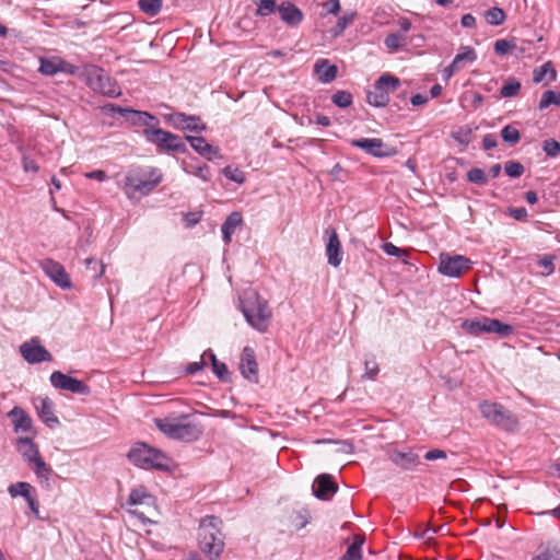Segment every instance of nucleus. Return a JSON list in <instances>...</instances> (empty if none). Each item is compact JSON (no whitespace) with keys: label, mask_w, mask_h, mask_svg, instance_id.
I'll use <instances>...</instances> for the list:
<instances>
[{"label":"nucleus","mask_w":560,"mask_h":560,"mask_svg":"<svg viewBox=\"0 0 560 560\" xmlns=\"http://www.w3.org/2000/svg\"><path fill=\"white\" fill-rule=\"evenodd\" d=\"M127 458L133 466L141 469L170 471L173 467L170 456L145 442L133 443L127 453Z\"/></svg>","instance_id":"obj_1"},{"label":"nucleus","mask_w":560,"mask_h":560,"mask_svg":"<svg viewBox=\"0 0 560 560\" xmlns=\"http://www.w3.org/2000/svg\"><path fill=\"white\" fill-rule=\"evenodd\" d=\"M240 308L253 328L259 332L267 331L272 312L268 302L255 290H247L243 293L240 298Z\"/></svg>","instance_id":"obj_2"},{"label":"nucleus","mask_w":560,"mask_h":560,"mask_svg":"<svg viewBox=\"0 0 560 560\" xmlns=\"http://www.w3.org/2000/svg\"><path fill=\"white\" fill-rule=\"evenodd\" d=\"M221 525L222 521L214 515L201 518L199 524V548L210 560L218 559L224 549Z\"/></svg>","instance_id":"obj_3"},{"label":"nucleus","mask_w":560,"mask_h":560,"mask_svg":"<svg viewBox=\"0 0 560 560\" xmlns=\"http://www.w3.org/2000/svg\"><path fill=\"white\" fill-rule=\"evenodd\" d=\"M162 180L161 173L155 170H131L124 179L122 190L129 199L149 195Z\"/></svg>","instance_id":"obj_4"},{"label":"nucleus","mask_w":560,"mask_h":560,"mask_svg":"<svg viewBox=\"0 0 560 560\" xmlns=\"http://www.w3.org/2000/svg\"><path fill=\"white\" fill-rule=\"evenodd\" d=\"M188 415H182L179 418L155 419V425L166 436L185 442H192L199 439L201 430L196 423L185 422Z\"/></svg>","instance_id":"obj_5"},{"label":"nucleus","mask_w":560,"mask_h":560,"mask_svg":"<svg viewBox=\"0 0 560 560\" xmlns=\"http://www.w3.org/2000/svg\"><path fill=\"white\" fill-rule=\"evenodd\" d=\"M85 83L95 92L108 97H118L121 94L117 82L101 67L88 66L84 69Z\"/></svg>","instance_id":"obj_6"},{"label":"nucleus","mask_w":560,"mask_h":560,"mask_svg":"<svg viewBox=\"0 0 560 560\" xmlns=\"http://www.w3.org/2000/svg\"><path fill=\"white\" fill-rule=\"evenodd\" d=\"M479 410L483 418L502 430L514 431L518 424L517 418L500 404L483 401Z\"/></svg>","instance_id":"obj_7"},{"label":"nucleus","mask_w":560,"mask_h":560,"mask_svg":"<svg viewBox=\"0 0 560 560\" xmlns=\"http://www.w3.org/2000/svg\"><path fill=\"white\" fill-rule=\"evenodd\" d=\"M400 86V80L389 73L382 74L366 93V101L375 107H384L389 102V93Z\"/></svg>","instance_id":"obj_8"},{"label":"nucleus","mask_w":560,"mask_h":560,"mask_svg":"<svg viewBox=\"0 0 560 560\" xmlns=\"http://www.w3.org/2000/svg\"><path fill=\"white\" fill-rule=\"evenodd\" d=\"M145 140L155 144L160 150L167 152L186 153L187 145L179 136L161 128H145L143 130Z\"/></svg>","instance_id":"obj_9"},{"label":"nucleus","mask_w":560,"mask_h":560,"mask_svg":"<svg viewBox=\"0 0 560 560\" xmlns=\"http://www.w3.org/2000/svg\"><path fill=\"white\" fill-rule=\"evenodd\" d=\"M16 448L22 457L30 464L39 479H47L49 468L42 459L36 444L31 436H20L16 440Z\"/></svg>","instance_id":"obj_10"},{"label":"nucleus","mask_w":560,"mask_h":560,"mask_svg":"<svg viewBox=\"0 0 560 560\" xmlns=\"http://www.w3.org/2000/svg\"><path fill=\"white\" fill-rule=\"evenodd\" d=\"M471 260L463 255L450 256L442 254L440 257L439 271L451 278H458L464 271L471 268Z\"/></svg>","instance_id":"obj_11"},{"label":"nucleus","mask_w":560,"mask_h":560,"mask_svg":"<svg viewBox=\"0 0 560 560\" xmlns=\"http://www.w3.org/2000/svg\"><path fill=\"white\" fill-rule=\"evenodd\" d=\"M50 384L60 390H67L78 395H89L90 387L79 378L67 375L60 371H54L49 377Z\"/></svg>","instance_id":"obj_12"},{"label":"nucleus","mask_w":560,"mask_h":560,"mask_svg":"<svg viewBox=\"0 0 560 560\" xmlns=\"http://www.w3.org/2000/svg\"><path fill=\"white\" fill-rule=\"evenodd\" d=\"M350 144L374 158H389L397 153L395 148L386 145L381 138L353 139L350 141Z\"/></svg>","instance_id":"obj_13"},{"label":"nucleus","mask_w":560,"mask_h":560,"mask_svg":"<svg viewBox=\"0 0 560 560\" xmlns=\"http://www.w3.org/2000/svg\"><path fill=\"white\" fill-rule=\"evenodd\" d=\"M20 353L23 359L30 364H37L42 362L52 361L51 353L40 345L38 338H32L20 346Z\"/></svg>","instance_id":"obj_14"},{"label":"nucleus","mask_w":560,"mask_h":560,"mask_svg":"<svg viewBox=\"0 0 560 560\" xmlns=\"http://www.w3.org/2000/svg\"><path fill=\"white\" fill-rule=\"evenodd\" d=\"M109 108L112 112L118 113L122 118H125L133 126L156 128L159 125V119L148 112L136 110L129 107H120L117 105H110Z\"/></svg>","instance_id":"obj_15"},{"label":"nucleus","mask_w":560,"mask_h":560,"mask_svg":"<svg viewBox=\"0 0 560 560\" xmlns=\"http://www.w3.org/2000/svg\"><path fill=\"white\" fill-rule=\"evenodd\" d=\"M165 120L175 129L189 130L192 132H202L207 126L199 116L187 115L185 113H172L164 116Z\"/></svg>","instance_id":"obj_16"},{"label":"nucleus","mask_w":560,"mask_h":560,"mask_svg":"<svg viewBox=\"0 0 560 560\" xmlns=\"http://www.w3.org/2000/svg\"><path fill=\"white\" fill-rule=\"evenodd\" d=\"M153 504L154 498L150 492H130L126 502L121 503V506L145 523L149 520L144 516V511L139 510L138 506L151 508Z\"/></svg>","instance_id":"obj_17"},{"label":"nucleus","mask_w":560,"mask_h":560,"mask_svg":"<svg viewBox=\"0 0 560 560\" xmlns=\"http://www.w3.org/2000/svg\"><path fill=\"white\" fill-rule=\"evenodd\" d=\"M40 267L47 277H49L61 289L66 290L72 287L70 277L61 264L50 258H46L40 261Z\"/></svg>","instance_id":"obj_18"},{"label":"nucleus","mask_w":560,"mask_h":560,"mask_svg":"<svg viewBox=\"0 0 560 560\" xmlns=\"http://www.w3.org/2000/svg\"><path fill=\"white\" fill-rule=\"evenodd\" d=\"M241 374L250 382L258 380V365L256 362L255 351L250 347H245L241 354L240 362Z\"/></svg>","instance_id":"obj_19"},{"label":"nucleus","mask_w":560,"mask_h":560,"mask_svg":"<svg viewBox=\"0 0 560 560\" xmlns=\"http://www.w3.org/2000/svg\"><path fill=\"white\" fill-rule=\"evenodd\" d=\"M39 72L44 75H55L58 72L75 73V67L60 58H40Z\"/></svg>","instance_id":"obj_20"},{"label":"nucleus","mask_w":560,"mask_h":560,"mask_svg":"<svg viewBox=\"0 0 560 560\" xmlns=\"http://www.w3.org/2000/svg\"><path fill=\"white\" fill-rule=\"evenodd\" d=\"M327 233H329L326 243L327 261L332 267H339L342 261L341 243L335 229L327 231Z\"/></svg>","instance_id":"obj_21"},{"label":"nucleus","mask_w":560,"mask_h":560,"mask_svg":"<svg viewBox=\"0 0 560 560\" xmlns=\"http://www.w3.org/2000/svg\"><path fill=\"white\" fill-rule=\"evenodd\" d=\"M35 408L40 420L50 428L59 424L58 418L54 413V404L48 397H37Z\"/></svg>","instance_id":"obj_22"},{"label":"nucleus","mask_w":560,"mask_h":560,"mask_svg":"<svg viewBox=\"0 0 560 560\" xmlns=\"http://www.w3.org/2000/svg\"><path fill=\"white\" fill-rule=\"evenodd\" d=\"M278 13L281 21L289 26H298L304 18L303 12L290 1H283L281 4H279Z\"/></svg>","instance_id":"obj_23"},{"label":"nucleus","mask_w":560,"mask_h":560,"mask_svg":"<svg viewBox=\"0 0 560 560\" xmlns=\"http://www.w3.org/2000/svg\"><path fill=\"white\" fill-rule=\"evenodd\" d=\"M186 140L198 154L209 161L220 156L219 148L208 143L203 137L186 136Z\"/></svg>","instance_id":"obj_24"},{"label":"nucleus","mask_w":560,"mask_h":560,"mask_svg":"<svg viewBox=\"0 0 560 560\" xmlns=\"http://www.w3.org/2000/svg\"><path fill=\"white\" fill-rule=\"evenodd\" d=\"M389 459L398 467L402 469H412L421 464L420 457L413 451L408 450L406 452L402 451H393L389 454Z\"/></svg>","instance_id":"obj_25"},{"label":"nucleus","mask_w":560,"mask_h":560,"mask_svg":"<svg viewBox=\"0 0 560 560\" xmlns=\"http://www.w3.org/2000/svg\"><path fill=\"white\" fill-rule=\"evenodd\" d=\"M314 72L322 83H330L338 73V68L331 65L328 59H318L314 65Z\"/></svg>","instance_id":"obj_26"},{"label":"nucleus","mask_w":560,"mask_h":560,"mask_svg":"<svg viewBox=\"0 0 560 560\" xmlns=\"http://www.w3.org/2000/svg\"><path fill=\"white\" fill-rule=\"evenodd\" d=\"M8 416L16 433H26L32 430V419L22 408L14 407Z\"/></svg>","instance_id":"obj_27"},{"label":"nucleus","mask_w":560,"mask_h":560,"mask_svg":"<svg viewBox=\"0 0 560 560\" xmlns=\"http://www.w3.org/2000/svg\"><path fill=\"white\" fill-rule=\"evenodd\" d=\"M243 223L242 214L237 211H234L228 215L225 221L221 226L223 241L225 244L231 243L232 235L235 233L236 229L240 228Z\"/></svg>","instance_id":"obj_28"},{"label":"nucleus","mask_w":560,"mask_h":560,"mask_svg":"<svg viewBox=\"0 0 560 560\" xmlns=\"http://www.w3.org/2000/svg\"><path fill=\"white\" fill-rule=\"evenodd\" d=\"M487 334H497L500 337H509L514 332L512 325L502 323L497 318H490L486 316Z\"/></svg>","instance_id":"obj_29"},{"label":"nucleus","mask_w":560,"mask_h":560,"mask_svg":"<svg viewBox=\"0 0 560 560\" xmlns=\"http://www.w3.org/2000/svg\"><path fill=\"white\" fill-rule=\"evenodd\" d=\"M460 52H458L452 61V68H465L466 65L472 63L477 59V54L474 48L469 46L460 47Z\"/></svg>","instance_id":"obj_30"},{"label":"nucleus","mask_w":560,"mask_h":560,"mask_svg":"<svg viewBox=\"0 0 560 560\" xmlns=\"http://www.w3.org/2000/svg\"><path fill=\"white\" fill-rule=\"evenodd\" d=\"M462 328L474 336L487 334L486 316L479 318L466 319L462 324Z\"/></svg>","instance_id":"obj_31"},{"label":"nucleus","mask_w":560,"mask_h":560,"mask_svg":"<svg viewBox=\"0 0 560 560\" xmlns=\"http://www.w3.org/2000/svg\"><path fill=\"white\" fill-rule=\"evenodd\" d=\"M208 357L211 360L212 372L215 374V376L221 382H224V383L230 382L231 381V373H230L226 364L223 363V362H220L217 359L215 354L211 350H209Z\"/></svg>","instance_id":"obj_32"},{"label":"nucleus","mask_w":560,"mask_h":560,"mask_svg":"<svg viewBox=\"0 0 560 560\" xmlns=\"http://www.w3.org/2000/svg\"><path fill=\"white\" fill-rule=\"evenodd\" d=\"M311 490H339V485L332 475L320 474L315 478Z\"/></svg>","instance_id":"obj_33"},{"label":"nucleus","mask_w":560,"mask_h":560,"mask_svg":"<svg viewBox=\"0 0 560 560\" xmlns=\"http://www.w3.org/2000/svg\"><path fill=\"white\" fill-rule=\"evenodd\" d=\"M363 542L364 538L362 536L354 535L352 544L339 560H361V548Z\"/></svg>","instance_id":"obj_34"},{"label":"nucleus","mask_w":560,"mask_h":560,"mask_svg":"<svg viewBox=\"0 0 560 560\" xmlns=\"http://www.w3.org/2000/svg\"><path fill=\"white\" fill-rule=\"evenodd\" d=\"M12 497L21 495L26 501L31 512L37 520H46L39 512V503L36 497V492H10Z\"/></svg>","instance_id":"obj_35"},{"label":"nucleus","mask_w":560,"mask_h":560,"mask_svg":"<svg viewBox=\"0 0 560 560\" xmlns=\"http://www.w3.org/2000/svg\"><path fill=\"white\" fill-rule=\"evenodd\" d=\"M547 73L550 74L551 81L556 80L557 71L555 70L551 61L545 62L542 66H540L539 68H536L533 71V81L535 83H540L545 79Z\"/></svg>","instance_id":"obj_36"},{"label":"nucleus","mask_w":560,"mask_h":560,"mask_svg":"<svg viewBox=\"0 0 560 560\" xmlns=\"http://www.w3.org/2000/svg\"><path fill=\"white\" fill-rule=\"evenodd\" d=\"M550 105L560 106V92L548 90L542 93L538 108L542 110L548 108Z\"/></svg>","instance_id":"obj_37"},{"label":"nucleus","mask_w":560,"mask_h":560,"mask_svg":"<svg viewBox=\"0 0 560 560\" xmlns=\"http://www.w3.org/2000/svg\"><path fill=\"white\" fill-rule=\"evenodd\" d=\"M505 13L501 8L493 7L485 13V19L490 25H501L505 21Z\"/></svg>","instance_id":"obj_38"},{"label":"nucleus","mask_w":560,"mask_h":560,"mask_svg":"<svg viewBox=\"0 0 560 560\" xmlns=\"http://www.w3.org/2000/svg\"><path fill=\"white\" fill-rule=\"evenodd\" d=\"M278 11V5L276 0H259L257 3V9L255 11L256 16H269L270 14Z\"/></svg>","instance_id":"obj_39"},{"label":"nucleus","mask_w":560,"mask_h":560,"mask_svg":"<svg viewBox=\"0 0 560 560\" xmlns=\"http://www.w3.org/2000/svg\"><path fill=\"white\" fill-rule=\"evenodd\" d=\"M521 90V82L516 79H509L504 82L500 90V94L502 97H513L518 94Z\"/></svg>","instance_id":"obj_40"},{"label":"nucleus","mask_w":560,"mask_h":560,"mask_svg":"<svg viewBox=\"0 0 560 560\" xmlns=\"http://www.w3.org/2000/svg\"><path fill=\"white\" fill-rule=\"evenodd\" d=\"M139 8L150 16H155L162 8V0H139Z\"/></svg>","instance_id":"obj_41"},{"label":"nucleus","mask_w":560,"mask_h":560,"mask_svg":"<svg viewBox=\"0 0 560 560\" xmlns=\"http://www.w3.org/2000/svg\"><path fill=\"white\" fill-rule=\"evenodd\" d=\"M501 137L503 141L509 143L510 145L516 144L521 139L520 131L511 125H506L502 128Z\"/></svg>","instance_id":"obj_42"},{"label":"nucleus","mask_w":560,"mask_h":560,"mask_svg":"<svg viewBox=\"0 0 560 560\" xmlns=\"http://www.w3.org/2000/svg\"><path fill=\"white\" fill-rule=\"evenodd\" d=\"M186 173L197 176L203 182H210L211 180V173L210 167L206 164L201 166H189L184 168Z\"/></svg>","instance_id":"obj_43"},{"label":"nucleus","mask_w":560,"mask_h":560,"mask_svg":"<svg viewBox=\"0 0 560 560\" xmlns=\"http://www.w3.org/2000/svg\"><path fill=\"white\" fill-rule=\"evenodd\" d=\"M311 522V514L307 509H301L295 513L292 524L296 530L304 528Z\"/></svg>","instance_id":"obj_44"},{"label":"nucleus","mask_w":560,"mask_h":560,"mask_svg":"<svg viewBox=\"0 0 560 560\" xmlns=\"http://www.w3.org/2000/svg\"><path fill=\"white\" fill-rule=\"evenodd\" d=\"M471 132L472 130L470 127H459L457 130L452 132V138L459 144L468 145L471 138Z\"/></svg>","instance_id":"obj_45"},{"label":"nucleus","mask_w":560,"mask_h":560,"mask_svg":"<svg viewBox=\"0 0 560 560\" xmlns=\"http://www.w3.org/2000/svg\"><path fill=\"white\" fill-rule=\"evenodd\" d=\"M331 102L340 108H347L352 104V95L347 91H338L332 95Z\"/></svg>","instance_id":"obj_46"},{"label":"nucleus","mask_w":560,"mask_h":560,"mask_svg":"<svg viewBox=\"0 0 560 560\" xmlns=\"http://www.w3.org/2000/svg\"><path fill=\"white\" fill-rule=\"evenodd\" d=\"M222 173L228 179L237 184H243L245 182V174L238 167L228 165L222 170Z\"/></svg>","instance_id":"obj_47"},{"label":"nucleus","mask_w":560,"mask_h":560,"mask_svg":"<svg viewBox=\"0 0 560 560\" xmlns=\"http://www.w3.org/2000/svg\"><path fill=\"white\" fill-rule=\"evenodd\" d=\"M467 179L470 183L477 184L479 186H483L487 184L488 178L483 170L474 167L467 173Z\"/></svg>","instance_id":"obj_48"},{"label":"nucleus","mask_w":560,"mask_h":560,"mask_svg":"<svg viewBox=\"0 0 560 560\" xmlns=\"http://www.w3.org/2000/svg\"><path fill=\"white\" fill-rule=\"evenodd\" d=\"M384 43L388 49L397 50L405 45L406 40L404 36L397 33H392L385 37Z\"/></svg>","instance_id":"obj_49"},{"label":"nucleus","mask_w":560,"mask_h":560,"mask_svg":"<svg viewBox=\"0 0 560 560\" xmlns=\"http://www.w3.org/2000/svg\"><path fill=\"white\" fill-rule=\"evenodd\" d=\"M505 174L510 177L517 178L521 177L524 173V166L516 161H508L504 164Z\"/></svg>","instance_id":"obj_50"},{"label":"nucleus","mask_w":560,"mask_h":560,"mask_svg":"<svg viewBox=\"0 0 560 560\" xmlns=\"http://www.w3.org/2000/svg\"><path fill=\"white\" fill-rule=\"evenodd\" d=\"M208 354H209V350H207L202 353L199 361L188 363L185 369L186 373L192 375V374H196L197 372L203 370L207 365L206 358L208 357Z\"/></svg>","instance_id":"obj_51"},{"label":"nucleus","mask_w":560,"mask_h":560,"mask_svg":"<svg viewBox=\"0 0 560 560\" xmlns=\"http://www.w3.org/2000/svg\"><path fill=\"white\" fill-rule=\"evenodd\" d=\"M364 377L374 380L378 374V364L374 358H366L364 361Z\"/></svg>","instance_id":"obj_52"},{"label":"nucleus","mask_w":560,"mask_h":560,"mask_svg":"<svg viewBox=\"0 0 560 560\" xmlns=\"http://www.w3.org/2000/svg\"><path fill=\"white\" fill-rule=\"evenodd\" d=\"M542 150L548 156L556 158L560 153V143L555 139L546 140L544 141Z\"/></svg>","instance_id":"obj_53"},{"label":"nucleus","mask_w":560,"mask_h":560,"mask_svg":"<svg viewBox=\"0 0 560 560\" xmlns=\"http://www.w3.org/2000/svg\"><path fill=\"white\" fill-rule=\"evenodd\" d=\"M515 47V44L512 40L508 39H498L494 43V51L498 55H506Z\"/></svg>","instance_id":"obj_54"},{"label":"nucleus","mask_w":560,"mask_h":560,"mask_svg":"<svg viewBox=\"0 0 560 560\" xmlns=\"http://www.w3.org/2000/svg\"><path fill=\"white\" fill-rule=\"evenodd\" d=\"M533 560H560V550L556 548H547L534 557Z\"/></svg>","instance_id":"obj_55"},{"label":"nucleus","mask_w":560,"mask_h":560,"mask_svg":"<svg viewBox=\"0 0 560 560\" xmlns=\"http://www.w3.org/2000/svg\"><path fill=\"white\" fill-rule=\"evenodd\" d=\"M539 266L544 268V275H551L555 271L553 257L546 255L538 261Z\"/></svg>","instance_id":"obj_56"},{"label":"nucleus","mask_w":560,"mask_h":560,"mask_svg":"<svg viewBox=\"0 0 560 560\" xmlns=\"http://www.w3.org/2000/svg\"><path fill=\"white\" fill-rule=\"evenodd\" d=\"M383 250L389 256L401 257L405 255V250L395 246L393 243H385Z\"/></svg>","instance_id":"obj_57"},{"label":"nucleus","mask_w":560,"mask_h":560,"mask_svg":"<svg viewBox=\"0 0 560 560\" xmlns=\"http://www.w3.org/2000/svg\"><path fill=\"white\" fill-rule=\"evenodd\" d=\"M509 214L515 219V220H518V221H523V220H526L527 218V210L524 208V207H521V208H510L509 209Z\"/></svg>","instance_id":"obj_58"},{"label":"nucleus","mask_w":560,"mask_h":560,"mask_svg":"<svg viewBox=\"0 0 560 560\" xmlns=\"http://www.w3.org/2000/svg\"><path fill=\"white\" fill-rule=\"evenodd\" d=\"M446 456L447 455L444 451L434 448V450L428 451L424 454V459H427V460L444 459V458H446Z\"/></svg>","instance_id":"obj_59"},{"label":"nucleus","mask_w":560,"mask_h":560,"mask_svg":"<svg viewBox=\"0 0 560 560\" xmlns=\"http://www.w3.org/2000/svg\"><path fill=\"white\" fill-rule=\"evenodd\" d=\"M498 145L497 137L492 133H487L482 139V147L485 150L494 149Z\"/></svg>","instance_id":"obj_60"},{"label":"nucleus","mask_w":560,"mask_h":560,"mask_svg":"<svg viewBox=\"0 0 560 560\" xmlns=\"http://www.w3.org/2000/svg\"><path fill=\"white\" fill-rule=\"evenodd\" d=\"M22 164L25 172L36 173L39 170L37 163L28 156H23Z\"/></svg>","instance_id":"obj_61"},{"label":"nucleus","mask_w":560,"mask_h":560,"mask_svg":"<svg viewBox=\"0 0 560 560\" xmlns=\"http://www.w3.org/2000/svg\"><path fill=\"white\" fill-rule=\"evenodd\" d=\"M326 8L327 13L330 14H337L340 11V2L339 0H327V2L324 4Z\"/></svg>","instance_id":"obj_62"},{"label":"nucleus","mask_w":560,"mask_h":560,"mask_svg":"<svg viewBox=\"0 0 560 560\" xmlns=\"http://www.w3.org/2000/svg\"><path fill=\"white\" fill-rule=\"evenodd\" d=\"M85 176L91 179H96L98 182H104L107 179V174L102 170H95L90 173H86Z\"/></svg>","instance_id":"obj_63"},{"label":"nucleus","mask_w":560,"mask_h":560,"mask_svg":"<svg viewBox=\"0 0 560 560\" xmlns=\"http://www.w3.org/2000/svg\"><path fill=\"white\" fill-rule=\"evenodd\" d=\"M460 24L463 27L470 28L474 27L476 24V19L472 14H464L460 19Z\"/></svg>","instance_id":"obj_64"}]
</instances>
